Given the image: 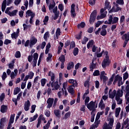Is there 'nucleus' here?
<instances>
[{"mask_svg": "<svg viewBox=\"0 0 129 129\" xmlns=\"http://www.w3.org/2000/svg\"><path fill=\"white\" fill-rule=\"evenodd\" d=\"M108 124L105 123L103 125L102 129H112L113 126V122H114V119L113 116L110 117L108 118Z\"/></svg>", "mask_w": 129, "mask_h": 129, "instance_id": "f257e3e1", "label": "nucleus"}, {"mask_svg": "<svg viewBox=\"0 0 129 129\" xmlns=\"http://www.w3.org/2000/svg\"><path fill=\"white\" fill-rule=\"evenodd\" d=\"M35 16H36V14L33 12L31 10H28L26 12L25 18H29L30 17L29 23L31 25H33V23H34V20H33V19L35 18Z\"/></svg>", "mask_w": 129, "mask_h": 129, "instance_id": "f03ea898", "label": "nucleus"}, {"mask_svg": "<svg viewBox=\"0 0 129 129\" xmlns=\"http://www.w3.org/2000/svg\"><path fill=\"white\" fill-rule=\"evenodd\" d=\"M123 95V92L120 89H118L116 93V96L115 97V100L116 101L117 104H121L122 103V99L120 97H122Z\"/></svg>", "mask_w": 129, "mask_h": 129, "instance_id": "7ed1b4c3", "label": "nucleus"}, {"mask_svg": "<svg viewBox=\"0 0 129 129\" xmlns=\"http://www.w3.org/2000/svg\"><path fill=\"white\" fill-rule=\"evenodd\" d=\"M12 10H14L13 7H8L5 11V14L9 15L10 17L16 16L17 14H18V10H13V11H12Z\"/></svg>", "mask_w": 129, "mask_h": 129, "instance_id": "20e7f679", "label": "nucleus"}, {"mask_svg": "<svg viewBox=\"0 0 129 129\" xmlns=\"http://www.w3.org/2000/svg\"><path fill=\"white\" fill-rule=\"evenodd\" d=\"M116 82L118 83V86H120L123 84V82H122V77H120L119 75H117L115 78L113 82V84H116Z\"/></svg>", "mask_w": 129, "mask_h": 129, "instance_id": "39448f33", "label": "nucleus"}, {"mask_svg": "<svg viewBox=\"0 0 129 129\" xmlns=\"http://www.w3.org/2000/svg\"><path fill=\"white\" fill-rule=\"evenodd\" d=\"M118 17H113L112 15H110L109 17L108 22L107 24L109 25H114L118 23Z\"/></svg>", "mask_w": 129, "mask_h": 129, "instance_id": "423d86ee", "label": "nucleus"}, {"mask_svg": "<svg viewBox=\"0 0 129 129\" xmlns=\"http://www.w3.org/2000/svg\"><path fill=\"white\" fill-rule=\"evenodd\" d=\"M13 2H14V0H7H7H4L2 5V12H5V11H6V8H7V5L10 6V5H11Z\"/></svg>", "mask_w": 129, "mask_h": 129, "instance_id": "0eeeda50", "label": "nucleus"}, {"mask_svg": "<svg viewBox=\"0 0 129 129\" xmlns=\"http://www.w3.org/2000/svg\"><path fill=\"white\" fill-rule=\"evenodd\" d=\"M87 107L89 110H95L96 108H97V104H95V102L91 101L89 104H87Z\"/></svg>", "mask_w": 129, "mask_h": 129, "instance_id": "6e6552de", "label": "nucleus"}, {"mask_svg": "<svg viewBox=\"0 0 129 129\" xmlns=\"http://www.w3.org/2000/svg\"><path fill=\"white\" fill-rule=\"evenodd\" d=\"M96 15H97V11L94 10L91 14L90 18V23L93 24L94 21H95V18H96Z\"/></svg>", "mask_w": 129, "mask_h": 129, "instance_id": "1a4fd4ad", "label": "nucleus"}, {"mask_svg": "<svg viewBox=\"0 0 129 129\" xmlns=\"http://www.w3.org/2000/svg\"><path fill=\"white\" fill-rule=\"evenodd\" d=\"M116 93H117V92H116V90H114L112 91V89H110L109 91V98H111V99H114V97H116Z\"/></svg>", "mask_w": 129, "mask_h": 129, "instance_id": "9d476101", "label": "nucleus"}, {"mask_svg": "<svg viewBox=\"0 0 129 129\" xmlns=\"http://www.w3.org/2000/svg\"><path fill=\"white\" fill-rule=\"evenodd\" d=\"M46 103L47 104L46 106L47 108H51L54 103V98H49L46 101Z\"/></svg>", "mask_w": 129, "mask_h": 129, "instance_id": "9b49d317", "label": "nucleus"}, {"mask_svg": "<svg viewBox=\"0 0 129 129\" xmlns=\"http://www.w3.org/2000/svg\"><path fill=\"white\" fill-rule=\"evenodd\" d=\"M113 5L114 6H113L111 10V12L116 13L117 12H118V11H121V8H120V7H119L118 4H116L115 2H114Z\"/></svg>", "mask_w": 129, "mask_h": 129, "instance_id": "f8f14e48", "label": "nucleus"}, {"mask_svg": "<svg viewBox=\"0 0 129 129\" xmlns=\"http://www.w3.org/2000/svg\"><path fill=\"white\" fill-rule=\"evenodd\" d=\"M29 41L30 42L29 44V47H30V48H32L33 46L37 44V42H38V40L35 37H32Z\"/></svg>", "mask_w": 129, "mask_h": 129, "instance_id": "ddd939ff", "label": "nucleus"}, {"mask_svg": "<svg viewBox=\"0 0 129 129\" xmlns=\"http://www.w3.org/2000/svg\"><path fill=\"white\" fill-rule=\"evenodd\" d=\"M51 87L52 88V90H58V89H59V87H60L58 81H52L51 83Z\"/></svg>", "mask_w": 129, "mask_h": 129, "instance_id": "4468645a", "label": "nucleus"}, {"mask_svg": "<svg viewBox=\"0 0 129 129\" xmlns=\"http://www.w3.org/2000/svg\"><path fill=\"white\" fill-rule=\"evenodd\" d=\"M31 106V103L29 100H27L24 103V110L25 111H28L30 109V107Z\"/></svg>", "mask_w": 129, "mask_h": 129, "instance_id": "2eb2a0df", "label": "nucleus"}, {"mask_svg": "<svg viewBox=\"0 0 129 129\" xmlns=\"http://www.w3.org/2000/svg\"><path fill=\"white\" fill-rule=\"evenodd\" d=\"M71 17L73 18H75L76 17V13H75V4H72L71 6Z\"/></svg>", "mask_w": 129, "mask_h": 129, "instance_id": "dca6fc26", "label": "nucleus"}, {"mask_svg": "<svg viewBox=\"0 0 129 129\" xmlns=\"http://www.w3.org/2000/svg\"><path fill=\"white\" fill-rule=\"evenodd\" d=\"M15 120V114H12L10 116V119L9 123L8 124V128H11L12 127V123H14V121Z\"/></svg>", "mask_w": 129, "mask_h": 129, "instance_id": "f3484780", "label": "nucleus"}, {"mask_svg": "<svg viewBox=\"0 0 129 129\" xmlns=\"http://www.w3.org/2000/svg\"><path fill=\"white\" fill-rule=\"evenodd\" d=\"M128 122H129L128 118H127L125 120H123V123L122 124L121 129H123L124 127L125 128L128 127Z\"/></svg>", "mask_w": 129, "mask_h": 129, "instance_id": "a211bd4d", "label": "nucleus"}, {"mask_svg": "<svg viewBox=\"0 0 129 129\" xmlns=\"http://www.w3.org/2000/svg\"><path fill=\"white\" fill-rule=\"evenodd\" d=\"M99 108H100L101 110H103V109H104L105 108V104H104V102H103V100L101 99L98 105Z\"/></svg>", "mask_w": 129, "mask_h": 129, "instance_id": "6ab92c4d", "label": "nucleus"}, {"mask_svg": "<svg viewBox=\"0 0 129 129\" xmlns=\"http://www.w3.org/2000/svg\"><path fill=\"white\" fill-rule=\"evenodd\" d=\"M18 75V70L15 69L14 70V72H12L10 75V77L11 79H15V78H16V77L17 76V75Z\"/></svg>", "mask_w": 129, "mask_h": 129, "instance_id": "aec40b11", "label": "nucleus"}, {"mask_svg": "<svg viewBox=\"0 0 129 129\" xmlns=\"http://www.w3.org/2000/svg\"><path fill=\"white\" fill-rule=\"evenodd\" d=\"M110 62L108 59H104L102 63V66L103 68H105L106 66H108Z\"/></svg>", "mask_w": 129, "mask_h": 129, "instance_id": "412c9836", "label": "nucleus"}, {"mask_svg": "<svg viewBox=\"0 0 129 129\" xmlns=\"http://www.w3.org/2000/svg\"><path fill=\"white\" fill-rule=\"evenodd\" d=\"M72 85H70L68 88V91L69 93H71L72 95H74V88Z\"/></svg>", "mask_w": 129, "mask_h": 129, "instance_id": "4be33fe9", "label": "nucleus"}, {"mask_svg": "<svg viewBox=\"0 0 129 129\" xmlns=\"http://www.w3.org/2000/svg\"><path fill=\"white\" fill-rule=\"evenodd\" d=\"M110 3L108 0H106L105 2V10H110L111 6L110 5Z\"/></svg>", "mask_w": 129, "mask_h": 129, "instance_id": "5701e85b", "label": "nucleus"}, {"mask_svg": "<svg viewBox=\"0 0 129 129\" xmlns=\"http://www.w3.org/2000/svg\"><path fill=\"white\" fill-rule=\"evenodd\" d=\"M48 76L50 77L51 81H54L55 80V74L51 71L49 72Z\"/></svg>", "mask_w": 129, "mask_h": 129, "instance_id": "b1692460", "label": "nucleus"}, {"mask_svg": "<svg viewBox=\"0 0 129 129\" xmlns=\"http://www.w3.org/2000/svg\"><path fill=\"white\" fill-rule=\"evenodd\" d=\"M60 34H61V31L60 30V28H57L55 32L56 37L54 38L55 40H57V39H59V37L60 36Z\"/></svg>", "mask_w": 129, "mask_h": 129, "instance_id": "393cba45", "label": "nucleus"}, {"mask_svg": "<svg viewBox=\"0 0 129 129\" xmlns=\"http://www.w3.org/2000/svg\"><path fill=\"white\" fill-rule=\"evenodd\" d=\"M96 69V64L95 63H94L93 62H92V63L90 65V71L91 72H93V70Z\"/></svg>", "mask_w": 129, "mask_h": 129, "instance_id": "a878e982", "label": "nucleus"}, {"mask_svg": "<svg viewBox=\"0 0 129 129\" xmlns=\"http://www.w3.org/2000/svg\"><path fill=\"white\" fill-rule=\"evenodd\" d=\"M7 110H8V106L4 105L1 106V112H2V113H5V112H7Z\"/></svg>", "mask_w": 129, "mask_h": 129, "instance_id": "bb28decb", "label": "nucleus"}, {"mask_svg": "<svg viewBox=\"0 0 129 129\" xmlns=\"http://www.w3.org/2000/svg\"><path fill=\"white\" fill-rule=\"evenodd\" d=\"M107 12H104V13H102L101 15L98 16L97 17V20H100L101 19H104L105 17H106V14Z\"/></svg>", "mask_w": 129, "mask_h": 129, "instance_id": "cd10ccee", "label": "nucleus"}, {"mask_svg": "<svg viewBox=\"0 0 129 129\" xmlns=\"http://www.w3.org/2000/svg\"><path fill=\"white\" fill-rule=\"evenodd\" d=\"M74 62H73V61H71L68 63L67 66V70H71V69H72V68H74Z\"/></svg>", "mask_w": 129, "mask_h": 129, "instance_id": "c85d7f7f", "label": "nucleus"}, {"mask_svg": "<svg viewBox=\"0 0 129 129\" xmlns=\"http://www.w3.org/2000/svg\"><path fill=\"white\" fill-rule=\"evenodd\" d=\"M121 109L120 107L116 108L115 112V117H118V115H119V113H120V110Z\"/></svg>", "mask_w": 129, "mask_h": 129, "instance_id": "c756f323", "label": "nucleus"}, {"mask_svg": "<svg viewBox=\"0 0 129 129\" xmlns=\"http://www.w3.org/2000/svg\"><path fill=\"white\" fill-rule=\"evenodd\" d=\"M53 112H54L55 116H56V117H60V114L61 113V111H60V110L55 109L53 111Z\"/></svg>", "mask_w": 129, "mask_h": 129, "instance_id": "7c9ffc66", "label": "nucleus"}, {"mask_svg": "<svg viewBox=\"0 0 129 129\" xmlns=\"http://www.w3.org/2000/svg\"><path fill=\"white\" fill-rule=\"evenodd\" d=\"M122 40H125V41H129V32H127V33L125 34L122 37Z\"/></svg>", "mask_w": 129, "mask_h": 129, "instance_id": "2f4dec72", "label": "nucleus"}, {"mask_svg": "<svg viewBox=\"0 0 129 129\" xmlns=\"http://www.w3.org/2000/svg\"><path fill=\"white\" fill-rule=\"evenodd\" d=\"M23 26L24 31H27L28 29L30 30V29H31V27H32L31 25H28L26 24H23Z\"/></svg>", "mask_w": 129, "mask_h": 129, "instance_id": "473e14b6", "label": "nucleus"}, {"mask_svg": "<svg viewBox=\"0 0 129 129\" xmlns=\"http://www.w3.org/2000/svg\"><path fill=\"white\" fill-rule=\"evenodd\" d=\"M104 113V111H102L101 112H98L97 114L96 117V120H98L99 118H100V116L102 115Z\"/></svg>", "mask_w": 129, "mask_h": 129, "instance_id": "72a5a7b5", "label": "nucleus"}, {"mask_svg": "<svg viewBox=\"0 0 129 129\" xmlns=\"http://www.w3.org/2000/svg\"><path fill=\"white\" fill-rule=\"evenodd\" d=\"M37 118H38V114H36L35 115L33 116V117H31L29 118L30 122H32V121H34V120H36Z\"/></svg>", "mask_w": 129, "mask_h": 129, "instance_id": "f704fd0d", "label": "nucleus"}, {"mask_svg": "<svg viewBox=\"0 0 129 129\" xmlns=\"http://www.w3.org/2000/svg\"><path fill=\"white\" fill-rule=\"evenodd\" d=\"M20 91H21V88L19 87L15 88L14 90V95H17V94H18V93H19Z\"/></svg>", "mask_w": 129, "mask_h": 129, "instance_id": "c9c22d12", "label": "nucleus"}, {"mask_svg": "<svg viewBox=\"0 0 129 129\" xmlns=\"http://www.w3.org/2000/svg\"><path fill=\"white\" fill-rule=\"evenodd\" d=\"M5 121H6V119L5 118H2L1 119V121H0V128H2L3 126H4V123H5Z\"/></svg>", "mask_w": 129, "mask_h": 129, "instance_id": "e433bc0d", "label": "nucleus"}, {"mask_svg": "<svg viewBox=\"0 0 129 129\" xmlns=\"http://www.w3.org/2000/svg\"><path fill=\"white\" fill-rule=\"evenodd\" d=\"M53 4H50V5L49 6V11H52V10L54 9V7H55V6H56V3H55V1H54V0L53 1Z\"/></svg>", "mask_w": 129, "mask_h": 129, "instance_id": "4c0bfd02", "label": "nucleus"}, {"mask_svg": "<svg viewBox=\"0 0 129 129\" xmlns=\"http://www.w3.org/2000/svg\"><path fill=\"white\" fill-rule=\"evenodd\" d=\"M67 88V83L64 82L63 83L62 88H61V90L63 93H64V90H66Z\"/></svg>", "mask_w": 129, "mask_h": 129, "instance_id": "58836bf2", "label": "nucleus"}, {"mask_svg": "<svg viewBox=\"0 0 129 129\" xmlns=\"http://www.w3.org/2000/svg\"><path fill=\"white\" fill-rule=\"evenodd\" d=\"M46 82H47V80L46 79H42L41 80V86L44 87V86H45V85L46 84Z\"/></svg>", "mask_w": 129, "mask_h": 129, "instance_id": "ea45409f", "label": "nucleus"}, {"mask_svg": "<svg viewBox=\"0 0 129 129\" xmlns=\"http://www.w3.org/2000/svg\"><path fill=\"white\" fill-rule=\"evenodd\" d=\"M71 115V112L70 111H69V112H67L64 114V119H67V118H69V117H70Z\"/></svg>", "mask_w": 129, "mask_h": 129, "instance_id": "a19ab883", "label": "nucleus"}, {"mask_svg": "<svg viewBox=\"0 0 129 129\" xmlns=\"http://www.w3.org/2000/svg\"><path fill=\"white\" fill-rule=\"evenodd\" d=\"M93 76H99L100 75V72L98 70H95L93 73Z\"/></svg>", "mask_w": 129, "mask_h": 129, "instance_id": "79ce46f5", "label": "nucleus"}, {"mask_svg": "<svg viewBox=\"0 0 129 129\" xmlns=\"http://www.w3.org/2000/svg\"><path fill=\"white\" fill-rule=\"evenodd\" d=\"M87 94H89V88H88L87 90L86 91L85 93L83 95V99L84 100Z\"/></svg>", "mask_w": 129, "mask_h": 129, "instance_id": "37998d69", "label": "nucleus"}, {"mask_svg": "<svg viewBox=\"0 0 129 129\" xmlns=\"http://www.w3.org/2000/svg\"><path fill=\"white\" fill-rule=\"evenodd\" d=\"M85 27V23L82 22L80 24H78L77 27L78 29H81V28H84Z\"/></svg>", "mask_w": 129, "mask_h": 129, "instance_id": "c03bdc74", "label": "nucleus"}, {"mask_svg": "<svg viewBox=\"0 0 129 129\" xmlns=\"http://www.w3.org/2000/svg\"><path fill=\"white\" fill-rule=\"evenodd\" d=\"M59 60L61 63H64V62H65V56H64V55H61L59 57Z\"/></svg>", "mask_w": 129, "mask_h": 129, "instance_id": "a18cd8bd", "label": "nucleus"}, {"mask_svg": "<svg viewBox=\"0 0 129 129\" xmlns=\"http://www.w3.org/2000/svg\"><path fill=\"white\" fill-rule=\"evenodd\" d=\"M128 78V73L127 72H125L123 75V79L124 81L125 80H126Z\"/></svg>", "mask_w": 129, "mask_h": 129, "instance_id": "49530a36", "label": "nucleus"}, {"mask_svg": "<svg viewBox=\"0 0 129 129\" xmlns=\"http://www.w3.org/2000/svg\"><path fill=\"white\" fill-rule=\"evenodd\" d=\"M79 50L78 49V48L76 47L74 48V51H73V54L74 56H77V55H78V52H79Z\"/></svg>", "mask_w": 129, "mask_h": 129, "instance_id": "de8ad7c7", "label": "nucleus"}, {"mask_svg": "<svg viewBox=\"0 0 129 129\" xmlns=\"http://www.w3.org/2000/svg\"><path fill=\"white\" fill-rule=\"evenodd\" d=\"M34 74L33 72H29L28 76L29 77V79H33L34 77Z\"/></svg>", "mask_w": 129, "mask_h": 129, "instance_id": "09e8293b", "label": "nucleus"}, {"mask_svg": "<svg viewBox=\"0 0 129 129\" xmlns=\"http://www.w3.org/2000/svg\"><path fill=\"white\" fill-rule=\"evenodd\" d=\"M52 60V54L48 53V56L46 58L47 62H50Z\"/></svg>", "mask_w": 129, "mask_h": 129, "instance_id": "8fccbe9b", "label": "nucleus"}, {"mask_svg": "<svg viewBox=\"0 0 129 129\" xmlns=\"http://www.w3.org/2000/svg\"><path fill=\"white\" fill-rule=\"evenodd\" d=\"M116 3V4H117L118 5H120V6H123V5L124 4L123 0H117Z\"/></svg>", "mask_w": 129, "mask_h": 129, "instance_id": "3c124183", "label": "nucleus"}, {"mask_svg": "<svg viewBox=\"0 0 129 129\" xmlns=\"http://www.w3.org/2000/svg\"><path fill=\"white\" fill-rule=\"evenodd\" d=\"M11 37L12 39H17V38L19 37V34H18V33H14L12 34Z\"/></svg>", "mask_w": 129, "mask_h": 129, "instance_id": "603ef678", "label": "nucleus"}, {"mask_svg": "<svg viewBox=\"0 0 129 129\" xmlns=\"http://www.w3.org/2000/svg\"><path fill=\"white\" fill-rule=\"evenodd\" d=\"M100 79L101 80H103V82H106V81H107L108 78H107V77L104 76L103 77H101Z\"/></svg>", "mask_w": 129, "mask_h": 129, "instance_id": "864d4df0", "label": "nucleus"}, {"mask_svg": "<svg viewBox=\"0 0 129 129\" xmlns=\"http://www.w3.org/2000/svg\"><path fill=\"white\" fill-rule=\"evenodd\" d=\"M6 97V95L5 94V93H3L1 94L0 96V101L2 102Z\"/></svg>", "mask_w": 129, "mask_h": 129, "instance_id": "5fc2aeb1", "label": "nucleus"}, {"mask_svg": "<svg viewBox=\"0 0 129 129\" xmlns=\"http://www.w3.org/2000/svg\"><path fill=\"white\" fill-rule=\"evenodd\" d=\"M72 86H73L74 87H78V82L76 80H75L74 81V82L72 85H71Z\"/></svg>", "mask_w": 129, "mask_h": 129, "instance_id": "6e6d98bb", "label": "nucleus"}, {"mask_svg": "<svg viewBox=\"0 0 129 129\" xmlns=\"http://www.w3.org/2000/svg\"><path fill=\"white\" fill-rule=\"evenodd\" d=\"M50 124H51V122H50V121H48L47 124L43 126V129H49V126H50Z\"/></svg>", "mask_w": 129, "mask_h": 129, "instance_id": "4d7b16f0", "label": "nucleus"}, {"mask_svg": "<svg viewBox=\"0 0 129 129\" xmlns=\"http://www.w3.org/2000/svg\"><path fill=\"white\" fill-rule=\"evenodd\" d=\"M107 34L106 29H102L101 31L100 35L101 36H106Z\"/></svg>", "mask_w": 129, "mask_h": 129, "instance_id": "13d9d810", "label": "nucleus"}, {"mask_svg": "<svg viewBox=\"0 0 129 129\" xmlns=\"http://www.w3.org/2000/svg\"><path fill=\"white\" fill-rule=\"evenodd\" d=\"M44 114L47 116V117H50V115L51 114V112L49 110H46L44 112Z\"/></svg>", "mask_w": 129, "mask_h": 129, "instance_id": "bf43d9fd", "label": "nucleus"}, {"mask_svg": "<svg viewBox=\"0 0 129 129\" xmlns=\"http://www.w3.org/2000/svg\"><path fill=\"white\" fill-rule=\"evenodd\" d=\"M36 105H33L31 106V110L30 111L31 113H34L35 110H36Z\"/></svg>", "mask_w": 129, "mask_h": 129, "instance_id": "052dcab7", "label": "nucleus"}, {"mask_svg": "<svg viewBox=\"0 0 129 129\" xmlns=\"http://www.w3.org/2000/svg\"><path fill=\"white\" fill-rule=\"evenodd\" d=\"M49 21V16H45L43 20V25H47V22Z\"/></svg>", "mask_w": 129, "mask_h": 129, "instance_id": "680f3d73", "label": "nucleus"}, {"mask_svg": "<svg viewBox=\"0 0 129 129\" xmlns=\"http://www.w3.org/2000/svg\"><path fill=\"white\" fill-rule=\"evenodd\" d=\"M15 56L16 58H21V52L18 51L16 52Z\"/></svg>", "mask_w": 129, "mask_h": 129, "instance_id": "e2e57ef3", "label": "nucleus"}, {"mask_svg": "<svg viewBox=\"0 0 129 129\" xmlns=\"http://www.w3.org/2000/svg\"><path fill=\"white\" fill-rule=\"evenodd\" d=\"M47 38H49V32H46L43 36V39L45 40V41H47Z\"/></svg>", "mask_w": 129, "mask_h": 129, "instance_id": "0e129e2a", "label": "nucleus"}, {"mask_svg": "<svg viewBox=\"0 0 129 129\" xmlns=\"http://www.w3.org/2000/svg\"><path fill=\"white\" fill-rule=\"evenodd\" d=\"M57 102H58V98H55L54 100H53V107H56V106L57 105Z\"/></svg>", "mask_w": 129, "mask_h": 129, "instance_id": "69168bd1", "label": "nucleus"}, {"mask_svg": "<svg viewBox=\"0 0 129 129\" xmlns=\"http://www.w3.org/2000/svg\"><path fill=\"white\" fill-rule=\"evenodd\" d=\"M84 86L85 87H88V88H89V81H85Z\"/></svg>", "mask_w": 129, "mask_h": 129, "instance_id": "338daca9", "label": "nucleus"}, {"mask_svg": "<svg viewBox=\"0 0 129 129\" xmlns=\"http://www.w3.org/2000/svg\"><path fill=\"white\" fill-rule=\"evenodd\" d=\"M12 43V41L9 39H6L4 41V44L5 45H9V44H11Z\"/></svg>", "mask_w": 129, "mask_h": 129, "instance_id": "774afa93", "label": "nucleus"}]
</instances>
